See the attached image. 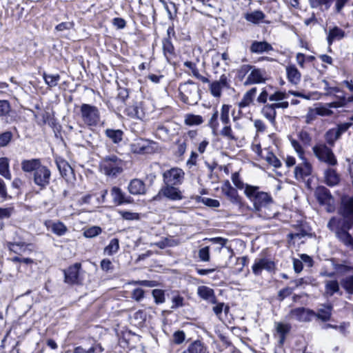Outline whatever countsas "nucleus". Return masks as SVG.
<instances>
[{"mask_svg": "<svg viewBox=\"0 0 353 353\" xmlns=\"http://www.w3.org/2000/svg\"><path fill=\"white\" fill-rule=\"evenodd\" d=\"M245 196L253 203L254 210L259 216L264 219H270L275 214L272 210L274 201L272 196L265 192L259 191L258 186L245 185L244 190Z\"/></svg>", "mask_w": 353, "mask_h": 353, "instance_id": "1", "label": "nucleus"}, {"mask_svg": "<svg viewBox=\"0 0 353 353\" xmlns=\"http://www.w3.org/2000/svg\"><path fill=\"white\" fill-rule=\"evenodd\" d=\"M8 239L5 243V246L10 251L13 252L17 254L23 253L30 252L32 246L31 243H27L22 238L19 230H13L10 231L8 234Z\"/></svg>", "mask_w": 353, "mask_h": 353, "instance_id": "2", "label": "nucleus"}, {"mask_svg": "<svg viewBox=\"0 0 353 353\" xmlns=\"http://www.w3.org/2000/svg\"><path fill=\"white\" fill-rule=\"evenodd\" d=\"M199 86L192 81L181 83L179 86L181 100L188 105H195L201 99Z\"/></svg>", "mask_w": 353, "mask_h": 353, "instance_id": "3", "label": "nucleus"}, {"mask_svg": "<svg viewBox=\"0 0 353 353\" xmlns=\"http://www.w3.org/2000/svg\"><path fill=\"white\" fill-rule=\"evenodd\" d=\"M125 165L124 161L114 154L105 157L100 164L103 173L111 177H116L123 171Z\"/></svg>", "mask_w": 353, "mask_h": 353, "instance_id": "4", "label": "nucleus"}, {"mask_svg": "<svg viewBox=\"0 0 353 353\" xmlns=\"http://www.w3.org/2000/svg\"><path fill=\"white\" fill-rule=\"evenodd\" d=\"M80 114L82 121L88 126H96L100 121L99 110L94 105L83 103L80 106Z\"/></svg>", "mask_w": 353, "mask_h": 353, "instance_id": "5", "label": "nucleus"}, {"mask_svg": "<svg viewBox=\"0 0 353 353\" xmlns=\"http://www.w3.org/2000/svg\"><path fill=\"white\" fill-rule=\"evenodd\" d=\"M315 157L322 162L330 166L337 165V159L332 150L325 144H317L312 148Z\"/></svg>", "mask_w": 353, "mask_h": 353, "instance_id": "6", "label": "nucleus"}, {"mask_svg": "<svg viewBox=\"0 0 353 353\" xmlns=\"http://www.w3.org/2000/svg\"><path fill=\"white\" fill-rule=\"evenodd\" d=\"M185 173L181 168H172L166 170L163 174V182L165 185H181L184 179Z\"/></svg>", "mask_w": 353, "mask_h": 353, "instance_id": "7", "label": "nucleus"}, {"mask_svg": "<svg viewBox=\"0 0 353 353\" xmlns=\"http://www.w3.org/2000/svg\"><path fill=\"white\" fill-rule=\"evenodd\" d=\"M353 225V219L348 216H343V218H332L330 220L327 227L331 230L347 232Z\"/></svg>", "mask_w": 353, "mask_h": 353, "instance_id": "8", "label": "nucleus"}, {"mask_svg": "<svg viewBox=\"0 0 353 353\" xmlns=\"http://www.w3.org/2000/svg\"><path fill=\"white\" fill-rule=\"evenodd\" d=\"M50 176L51 172L50 169L41 164L39 168L34 172L33 181L37 185L43 188L50 183Z\"/></svg>", "mask_w": 353, "mask_h": 353, "instance_id": "9", "label": "nucleus"}, {"mask_svg": "<svg viewBox=\"0 0 353 353\" xmlns=\"http://www.w3.org/2000/svg\"><path fill=\"white\" fill-rule=\"evenodd\" d=\"M275 268V263L270 259L266 257L257 258L254 260L252 266V272L256 275H261L263 270L272 272Z\"/></svg>", "mask_w": 353, "mask_h": 353, "instance_id": "10", "label": "nucleus"}, {"mask_svg": "<svg viewBox=\"0 0 353 353\" xmlns=\"http://www.w3.org/2000/svg\"><path fill=\"white\" fill-rule=\"evenodd\" d=\"M223 194L232 204L241 208L243 205L242 199L237 190L233 188L229 181H225L221 188Z\"/></svg>", "mask_w": 353, "mask_h": 353, "instance_id": "11", "label": "nucleus"}, {"mask_svg": "<svg viewBox=\"0 0 353 353\" xmlns=\"http://www.w3.org/2000/svg\"><path fill=\"white\" fill-rule=\"evenodd\" d=\"M81 264L76 263L64 270V281L68 284H79L81 281L80 270Z\"/></svg>", "mask_w": 353, "mask_h": 353, "instance_id": "12", "label": "nucleus"}, {"mask_svg": "<svg viewBox=\"0 0 353 353\" xmlns=\"http://www.w3.org/2000/svg\"><path fill=\"white\" fill-rule=\"evenodd\" d=\"M315 312L305 307H297L290 310L288 318L289 319H294L299 322H309L312 317L314 316Z\"/></svg>", "mask_w": 353, "mask_h": 353, "instance_id": "13", "label": "nucleus"}, {"mask_svg": "<svg viewBox=\"0 0 353 353\" xmlns=\"http://www.w3.org/2000/svg\"><path fill=\"white\" fill-rule=\"evenodd\" d=\"M301 160L302 162L294 168V174L297 181H303L312 174V166L305 159Z\"/></svg>", "mask_w": 353, "mask_h": 353, "instance_id": "14", "label": "nucleus"}, {"mask_svg": "<svg viewBox=\"0 0 353 353\" xmlns=\"http://www.w3.org/2000/svg\"><path fill=\"white\" fill-rule=\"evenodd\" d=\"M267 79V73L264 69L254 68L247 77L244 85L258 84L264 83Z\"/></svg>", "mask_w": 353, "mask_h": 353, "instance_id": "15", "label": "nucleus"}, {"mask_svg": "<svg viewBox=\"0 0 353 353\" xmlns=\"http://www.w3.org/2000/svg\"><path fill=\"white\" fill-rule=\"evenodd\" d=\"M230 85L228 83V77L223 74L219 80L214 81L210 85V90L211 94L214 97H220L221 96V92L223 88H229Z\"/></svg>", "mask_w": 353, "mask_h": 353, "instance_id": "16", "label": "nucleus"}, {"mask_svg": "<svg viewBox=\"0 0 353 353\" xmlns=\"http://www.w3.org/2000/svg\"><path fill=\"white\" fill-rule=\"evenodd\" d=\"M176 185H165L161 188L159 194L172 201H179L183 196L181 190Z\"/></svg>", "mask_w": 353, "mask_h": 353, "instance_id": "17", "label": "nucleus"}, {"mask_svg": "<svg viewBox=\"0 0 353 353\" xmlns=\"http://www.w3.org/2000/svg\"><path fill=\"white\" fill-rule=\"evenodd\" d=\"M110 194L112 197L113 203L117 205H121L123 203H130L133 201L130 196H126L121 189L117 186H114L111 189Z\"/></svg>", "mask_w": 353, "mask_h": 353, "instance_id": "18", "label": "nucleus"}, {"mask_svg": "<svg viewBox=\"0 0 353 353\" xmlns=\"http://www.w3.org/2000/svg\"><path fill=\"white\" fill-rule=\"evenodd\" d=\"M197 294L199 297L212 304H216L217 302L214 290L209 287L205 285L199 286Z\"/></svg>", "mask_w": 353, "mask_h": 353, "instance_id": "19", "label": "nucleus"}, {"mask_svg": "<svg viewBox=\"0 0 353 353\" xmlns=\"http://www.w3.org/2000/svg\"><path fill=\"white\" fill-rule=\"evenodd\" d=\"M41 164L39 159H23L21 161V168L26 173L35 172Z\"/></svg>", "mask_w": 353, "mask_h": 353, "instance_id": "20", "label": "nucleus"}, {"mask_svg": "<svg viewBox=\"0 0 353 353\" xmlns=\"http://www.w3.org/2000/svg\"><path fill=\"white\" fill-rule=\"evenodd\" d=\"M250 50L252 53L254 54H262L273 50V48L271 44L267 41H254L252 43Z\"/></svg>", "mask_w": 353, "mask_h": 353, "instance_id": "21", "label": "nucleus"}, {"mask_svg": "<svg viewBox=\"0 0 353 353\" xmlns=\"http://www.w3.org/2000/svg\"><path fill=\"white\" fill-rule=\"evenodd\" d=\"M104 133L106 137L108 138L112 143L116 145L120 144L123 139L124 132L119 129L107 128L104 131Z\"/></svg>", "mask_w": 353, "mask_h": 353, "instance_id": "22", "label": "nucleus"}, {"mask_svg": "<svg viewBox=\"0 0 353 353\" xmlns=\"http://www.w3.org/2000/svg\"><path fill=\"white\" fill-rule=\"evenodd\" d=\"M44 224L47 228L50 229L54 234L59 236L64 235L68 231L67 227L61 221H46Z\"/></svg>", "mask_w": 353, "mask_h": 353, "instance_id": "23", "label": "nucleus"}, {"mask_svg": "<svg viewBox=\"0 0 353 353\" xmlns=\"http://www.w3.org/2000/svg\"><path fill=\"white\" fill-rule=\"evenodd\" d=\"M128 190L132 194H143L145 193V183L140 179H134L128 185Z\"/></svg>", "mask_w": 353, "mask_h": 353, "instance_id": "24", "label": "nucleus"}, {"mask_svg": "<svg viewBox=\"0 0 353 353\" xmlns=\"http://www.w3.org/2000/svg\"><path fill=\"white\" fill-rule=\"evenodd\" d=\"M345 36V31L341 28L335 26L330 29L327 37V41L329 46H331L334 41H339Z\"/></svg>", "mask_w": 353, "mask_h": 353, "instance_id": "25", "label": "nucleus"}, {"mask_svg": "<svg viewBox=\"0 0 353 353\" xmlns=\"http://www.w3.org/2000/svg\"><path fill=\"white\" fill-rule=\"evenodd\" d=\"M325 183L329 186H334L340 181L339 175L333 168H327L324 172Z\"/></svg>", "mask_w": 353, "mask_h": 353, "instance_id": "26", "label": "nucleus"}, {"mask_svg": "<svg viewBox=\"0 0 353 353\" xmlns=\"http://www.w3.org/2000/svg\"><path fill=\"white\" fill-rule=\"evenodd\" d=\"M316 196L319 202L321 204H329L332 200V196L329 190L325 187H319L315 192Z\"/></svg>", "mask_w": 353, "mask_h": 353, "instance_id": "27", "label": "nucleus"}, {"mask_svg": "<svg viewBox=\"0 0 353 353\" xmlns=\"http://www.w3.org/2000/svg\"><path fill=\"white\" fill-rule=\"evenodd\" d=\"M163 51L164 56L168 61L175 57L174 48L170 38H165L163 41Z\"/></svg>", "mask_w": 353, "mask_h": 353, "instance_id": "28", "label": "nucleus"}, {"mask_svg": "<svg viewBox=\"0 0 353 353\" xmlns=\"http://www.w3.org/2000/svg\"><path fill=\"white\" fill-rule=\"evenodd\" d=\"M288 79L293 84H298L301 81V73L294 65H290L286 68Z\"/></svg>", "mask_w": 353, "mask_h": 353, "instance_id": "29", "label": "nucleus"}, {"mask_svg": "<svg viewBox=\"0 0 353 353\" xmlns=\"http://www.w3.org/2000/svg\"><path fill=\"white\" fill-rule=\"evenodd\" d=\"M0 175L8 180H11L12 179L10 170V161L7 157L0 158Z\"/></svg>", "mask_w": 353, "mask_h": 353, "instance_id": "30", "label": "nucleus"}, {"mask_svg": "<svg viewBox=\"0 0 353 353\" xmlns=\"http://www.w3.org/2000/svg\"><path fill=\"white\" fill-rule=\"evenodd\" d=\"M149 141L144 139H137L132 144V148L134 153H146L149 149Z\"/></svg>", "mask_w": 353, "mask_h": 353, "instance_id": "31", "label": "nucleus"}, {"mask_svg": "<svg viewBox=\"0 0 353 353\" xmlns=\"http://www.w3.org/2000/svg\"><path fill=\"white\" fill-rule=\"evenodd\" d=\"M256 88H252L248 91H247L244 94L241 101L239 102V106L240 108H245L250 105L252 103L253 99L256 95Z\"/></svg>", "mask_w": 353, "mask_h": 353, "instance_id": "32", "label": "nucleus"}, {"mask_svg": "<svg viewBox=\"0 0 353 353\" xmlns=\"http://www.w3.org/2000/svg\"><path fill=\"white\" fill-rule=\"evenodd\" d=\"M337 238L347 248L353 250V238L350 233L344 231L336 232Z\"/></svg>", "mask_w": 353, "mask_h": 353, "instance_id": "33", "label": "nucleus"}, {"mask_svg": "<svg viewBox=\"0 0 353 353\" xmlns=\"http://www.w3.org/2000/svg\"><path fill=\"white\" fill-rule=\"evenodd\" d=\"M332 310V306L331 305H323L322 307L318 310L314 316L323 321H327L330 319Z\"/></svg>", "mask_w": 353, "mask_h": 353, "instance_id": "34", "label": "nucleus"}, {"mask_svg": "<svg viewBox=\"0 0 353 353\" xmlns=\"http://www.w3.org/2000/svg\"><path fill=\"white\" fill-rule=\"evenodd\" d=\"M334 0H309V3L312 8H319L324 11L327 10Z\"/></svg>", "mask_w": 353, "mask_h": 353, "instance_id": "35", "label": "nucleus"}, {"mask_svg": "<svg viewBox=\"0 0 353 353\" xmlns=\"http://www.w3.org/2000/svg\"><path fill=\"white\" fill-rule=\"evenodd\" d=\"M339 284L336 280L327 281L325 283V294L332 296L339 291Z\"/></svg>", "mask_w": 353, "mask_h": 353, "instance_id": "36", "label": "nucleus"}, {"mask_svg": "<svg viewBox=\"0 0 353 353\" xmlns=\"http://www.w3.org/2000/svg\"><path fill=\"white\" fill-rule=\"evenodd\" d=\"M338 106L339 105L337 102H332L326 103L323 106L317 107L315 109L316 110L317 115L325 117L332 114L333 112L330 110V108H337Z\"/></svg>", "mask_w": 353, "mask_h": 353, "instance_id": "37", "label": "nucleus"}, {"mask_svg": "<svg viewBox=\"0 0 353 353\" xmlns=\"http://www.w3.org/2000/svg\"><path fill=\"white\" fill-rule=\"evenodd\" d=\"M261 113L272 123H274L276 112L272 104L265 105L261 110Z\"/></svg>", "mask_w": 353, "mask_h": 353, "instance_id": "38", "label": "nucleus"}, {"mask_svg": "<svg viewBox=\"0 0 353 353\" xmlns=\"http://www.w3.org/2000/svg\"><path fill=\"white\" fill-rule=\"evenodd\" d=\"M265 18L264 13L261 10H254L252 12L246 13L245 19L252 23H258Z\"/></svg>", "mask_w": 353, "mask_h": 353, "instance_id": "39", "label": "nucleus"}, {"mask_svg": "<svg viewBox=\"0 0 353 353\" xmlns=\"http://www.w3.org/2000/svg\"><path fill=\"white\" fill-rule=\"evenodd\" d=\"M128 114L132 117H136L141 119L144 116L142 108L138 103H135L133 105L126 108Z\"/></svg>", "mask_w": 353, "mask_h": 353, "instance_id": "40", "label": "nucleus"}, {"mask_svg": "<svg viewBox=\"0 0 353 353\" xmlns=\"http://www.w3.org/2000/svg\"><path fill=\"white\" fill-rule=\"evenodd\" d=\"M119 249V241L117 238L112 239L109 244L105 247L104 248V254L108 256H112V254L117 252Z\"/></svg>", "mask_w": 353, "mask_h": 353, "instance_id": "41", "label": "nucleus"}, {"mask_svg": "<svg viewBox=\"0 0 353 353\" xmlns=\"http://www.w3.org/2000/svg\"><path fill=\"white\" fill-rule=\"evenodd\" d=\"M43 77L45 83L50 87H55L59 81L61 77L58 74H48L46 72L43 73Z\"/></svg>", "mask_w": 353, "mask_h": 353, "instance_id": "42", "label": "nucleus"}, {"mask_svg": "<svg viewBox=\"0 0 353 353\" xmlns=\"http://www.w3.org/2000/svg\"><path fill=\"white\" fill-rule=\"evenodd\" d=\"M203 122V118L200 115L188 114L185 117V123L188 125H200Z\"/></svg>", "mask_w": 353, "mask_h": 353, "instance_id": "43", "label": "nucleus"}, {"mask_svg": "<svg viewBox=\"0 0 353 353\" xmlns=\"http://www.w3.org/2000/svg\"><path fill=\"white\" fill-rule=\"evenodd\" d=\"M57 168L61 173L63 176H67L69 172H72V168L68 163L63 159H59L56 161Z\"/></svg>", "mask_w": 353, "mask_h": 353, "instance_id": "44", "label": "nucleus"}, {"mask_svg": "<svg viewBox=\"0 0 353 353\" xmlns=\"http://www.w3.org/2000/svg\"><path fill=\"white\" fill-rule=\"evenodd\" d=\"M325 141L326 142L330 145H333L334 142L340 138V136L339 135V132H336V130L334 128H332L329 130L325 135Z\"/></svg>", "mask_w": 353, "mask_h": 353, "instance_id": "45", "label": "nucleus"}, {"mask_svg": "<svg viewBox=\"0 0 353 353\" xmlns=\"http://www.w3.org/2000/svg\"><path fill=\"white\" fill-rule=\"evenodd\" d=\"M230 106L229 105H223L221 110V121L224 125L230 123Z\"/></svg>", "mask_w": 353, "mask_h": 353, "instance_id": "46", "label": "nucleus"}, {"mask_svg": "<svg viewBox=\"0 0 353 353\" xmlns=\"http://www.w3.org/2000/svg\"><path fill=\"white\" fill-rule=\"evenodd\" d=\"M343 214L348 216L353 215V197L343 203Z\"/></svg>", "mask_w": 353, "mask_h": 353, "instance_id": "47", "label": "nucleus"}, {"mask_svg": "<svg viewBox=\"0 0 353 353\" xmlns=\"http://www.w3.org/2000/svg\"><path fill=\"white\" fill-rule=\"evenodd\" d=\"M13 134L10 131L0 133V147H6L11 141Z\"/></svg>", "mask_w": 353, "mask_h": 353, "instance_id": "48", "label": "nucleus"}, {"mask_svg": "<svg viewBox=\"0 0 353 353\" xmlns=\"http://www.w3.org/2000/svg\"><path fill=\"white\" fill-rule=\"evenodd\" d=\"M220 134L224 137H226L228 140L236 141L237 139L233 134L231 126L229 124L225 125L220 132Z\"/></svg>", "mask_w": 353, "mask_h": 353, "instance_id": "49", "label": "nucleus"}, {"mask_svg": "<svg viewBox=\"0 0 353 353\" xmlns=\"http://www.w3.org/2000/svg\"><path fill=\"white\" fill-rule=\"evenodd\" d=\"M101 228L99 226H92L84 231L83 235L86 238H93L101 233Z\"/></svg>", "mask_w": 353, "mask_h": 353, "instance_id": "50", "label": "nucleus"}, {"mask_svg": "<svg viewBox=\"0 0 353 353\" xmlns=\"http://www.w3.org/2000/svg\"><path fill=\"white\" fill-rule=\"evenodd\" d=\"M152 294L157 304H161L165 302V294L163 290L154 289L152 290Z\"/></svg>", "mask_w": 353, "mask_h": 353, "instance_id": "51", "label": "nucleus"}, {"mask_svg": "<svg viewBox=\"0 0 353 353\" xmlns=\"http://www.w3.org/2000/svg\"><path fill=\"white\" fill-rule=\"evenodd\" d=\"M266 161L274 168H280L281 166V161L272 152H268L265 157Z\"/></svg>", "mask_w": 353, "mask_h": 353, "instance_id": "52", "label": "nucleus"}, {"mask_svg": "<svg viewBox=\"0 0 353 353\" xmlns=\"http://www.w3.org/2000/svg\"><path fill=\"white\" fill-rule=\"evenodd\" d=\"M343 287L348 293H353V275L347 276L341 281Z\"/></svg>", "mask_w": 353, "mask_h": 353, "instance_id": "53", "label": "nucleus"}, {"mask_svg": "<svg viewBox=\"0 0 353 353\" xmlns=\"http://www.w3.org/2000/svg\"><path fill=\"white\" fill-rule=\"evenodd\" d=\"M290 143L294 150L298 154V156L301 159H305L304 157V150L299 143V142L295 139H290Z\"/></svg>", "mask_w": 353, "mask_h": 353, "instance_id": "54", "label": "nucleus"}, {"mask_svg": "<svg viewBox=\"0 0 353 353\" xmlns=\"http://www.w3.org/2000/svg\"><path fill=\"white\" fill-rule=\"evenodd\" d=\"M334 268L338 273L341 274L350 272L353 273V267L345 264H334Z\"/></svg>", "mask_w": 353, "mask_h": 353, "instance_id": "55", "label": "nucleus"}, {"mask_svg": "<svg viewBox=\"0 0 353 353\" xmlns=\"http://www.w3.org/2000/svg\"><path fill=\"white\" fill-rule=\"evenodd\" d=\"M218 117L219 112L218 110H215L209 121V125L212 129L214 132L217 130L219 127Z\"/></svg>", "mask_w": 353, "mask_h": 353, "instance_id": "56", "label": "nucleus"}, {"mask_svg": "<svg viewBox=\"0 0 353 353\" xmlns=\"http://www.w3.org/2000/svg\"><path fill=\"white\" fill-rule=\"evenodd\" d=\"M293 290V288L289 287L281 290L278 293V299L280 301H283L286 297L292 294Z\"/></svg>", "mask_w": 353, "mask_h": 353, "instance_id": "57", "label": "nucleus"}, {"mask_svg": "<svg viewBox=\"0 0 353 353\" xmlns=\"http://www.w3.org/2000/svg\"><path fill=\"white\" fill-rule=\"evenodd\" d=\"M199 257L202 261H210V249L208 246L204 247L199 250Z\"/></svg>", "mask_w": 353, "mask_h": 353, "instance_id": "58", "label": "nucleus"}, {"mask_svg": "<svg viewBox=\"0 0 353 353\" xmlns=\"http://www.w3.org/2000/svg\"><path fill=\"white\" fill-rule=\"evenodd\" d=\"M291 326L288 324L278 323L276 324V331L280 335H286L290 330Z\"/></svg>", "mask_w": 353, "mask_h": 353, "instance_id": "59", "label": "nucleus"}, {"mask_svg": "<svg viewBox=\"0 0 353 353\" xmlns=\"http://www.w3.org/2000/svg\"><path fill=\"white\" fill-rule=\"evenodd\" d=\"M184 299L181 296L177 294L172 299V309H176L183 305Z\"/></svg>", "mask_w": 353, "mask_h": 353, "instance_id": "60", "label": "nucleus"}, {"mask_svg": "<svg viewBox=\"0 0 353 353\" xmlns=\"http://www.w3.org/2000/svg\"><path fill=\"white\" fill-rule=\"evenodd\" d=\"M10 111V105L8 101H0V117L6 115Z\"/></svg>", "mask_w": 353, "mask_h": 353, "instance_id": "61", "label": "nucleus"}, {"mask_svg": "<svg viewBox=\"0 0 353 353\" xmlns=\"http://www.w3.org/2000/svg\"><path fill=\"white\" fill-rule=\"evenodd\" d=\"M185 338V334L183 331H176L173 334V341L176 344L182 343Z\"/></svg>", "mask_w": 353, "mask_h": 353, "instance_id": "62", "label": "nucleus"}, {"mask_svg": "<svg viewBox=\"0 0 353 353\" xmlns=\"http://www.w3.org/2000/svg\"><path fill=\"white\" fill-rule=\"evenodd\" d=\"M232 181L234 183V185L239 189H243L245 188V185L241 181V180L239 178V174L238 172H234L232 174Z\"/></svg>", "mask_w": 353, "mask_h": 353, "instance_id": "63", "label": "nucleus"}, {"mask_svg": "<svg viewBox=\"0 0 353 353\" xmlns=\"http://www.w3.org/2000/svg\"><path fill=\"white\" fill-rule=\"evenodd\" d=\"M144 297V290L141 288H136L132 292V298L136 301H141Z\"/></svg>", "mask_w": 353, "mask_h": 353, "instance_id": "64", "label": "nucleus"}]
</instances>
